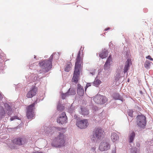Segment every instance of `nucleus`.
I'll use <instances>...</instances> for the list:
<instances>
[{
	"label": "nucleus",
	"mask_w": 153,
	"mask_h": 153,
	"mask_svg": "<svg viewBox=\"0 0 153 153\" xmlns=\"http://www.w3.org/2000/svg\"><path fill=\"white\" fill-rule=\"evenodd\" d=\"M59 55V53H53L50 57L48 60H44L39 63V65L42 69L38 71V70H34V72L31 74L28 77V80L30 82H34L36 80L37 78L41 79L43 77L45 76V74H43L42 76L40 77V76L37 75L40 74H44L48 72L52 67V62L54 55Z\"/></svg>",
	"instance_id": "f257e3e1"
},
{
	"label": "nucleus",
	"mask_w": 153,
	"mask_h": 153,
	"mask_svg": "<svg viewBox=\"0 0 153 153\" xmlns=\"http://www.w3.org/2000/svg\"><path fill=\"white\" fill-rule=\"evenodd\" d=\"M56 129L59 131V134L53 140L51 145L56 148H59L65 143L64 133L65 132L66 130L65 128L59 127H56Z\"/></svg>",
	"instance_id": "f03ea898"
},
{
	"label": "nucleus",
	"mask_w": 153,
	"mask_h": 153,
	"mask_svg": "<svg viewBox=\"0 0 153 153\" xmlns=\"http://www.w3.org/2000/svg\"><path fill=\"white\" fill-rule=\"evenodd\" d=\"M80 51L78 53L76 61L75 64V69L72 78L73 82L76 83H77L80 74V69L81 67L80 63Z\"/></svg>",
	"instance_id": "7ed1b4c3"
},
{
	"label": "nucleus",
	"mask_w": 153,
	"mask_h": 153,
	"mask_svg": "<svg viewBox=\"0 0 153 153\" xmlns=\"http://www.w3.org/2000/svg\"><path fill=\"white\" fill-rule=\"evenodd\" d=\"M137 123L141 129H144L146 125V117L143 115H138L137 117Z\"/></svg>",
	"instance_id": "20e7f679"
},
{
	"label": "nucleus",
	"mask_w": 153,
	"mask_h": 153,
	"mask_svg": "<svg viewBox=\"0 0 153 153\" xmlns=\"http://www.w3.org/2000/svg\"><path fill=\"white\" fill-rule=\"evenodd\" d=\"M104 131L101 128H97L94 131L91 137V140L94 142H97L103 134Z\"/></svg>",
	"instance_id": "39448f33"
},
{
	"label": "nucleus",
	"mask_w": 153,
	"mask_h": 153,
	"mask_svg": "<svg viewBox=\"0 0 153 153\" xmlns=\"http://www.w3.org/2000/svg\"><path fill=\"white\" fill-rule=\"evenodd\" d=\"M36 103V102L35 101L33 103L27 106L26 115L28 119H31L33 117L35 105Z\"/></svg>",
	"instance_id": "423d86ee"
},
{
	"label": "nucleus",
	"mask_w": 153,
	"mask_h": 153,
	"mask_svg": "<svg viewBox=\"0 0 153 153\" xmlns=\"http://www.w3.org/2000/svg\"><path fill=\"white\" fill-rule=\"evenodd\" d=\"M93 100L97 104H103L106 102L108 99L104 96L97 94L94 97Z\"/></svg>",
	"instance_id": "0eeeda50"
},
{
	"label": "nucleus",
	"mask_w": 153,
	"mask_h": 153,
	"mask_svg": "<svg viewBox=\"0 0 153 153\" xmlns=\"http://www.w3.org/2000/svg\"><path fill=\"white\" fill-rule=\"evenodd\" d=\"M112 61L111 56L110 55L107 59L104 65V74L106 75H108L110 73V65L111 62Z\"/></svg>",
	"instance_id": "6e6552de"
},
{
	"label": "nucleus",
	"mask_w": 153,
	"mask_h": 153,
	"mask_svg": "<svg viewBox=\"0 0 153 153\" xmlns=\"http://www.w3.org/2000/svg\"><path fill=\"white\" fill-rule=\"evenodd\" d=\"M76 124L77 126L80 129L85 128L88 125V120L85 119L82 120L77 119Z\"/></svg>",
	"instance_id": "1a4fd4ad"
},
{
	"label": "nucleus",
	"mask_w": 153,
	"mask_h": 153,
	"mask_svg": "<svg viewBox=\"0 0 153 153\" xmlns=\"http://www.w3.org/2000/svg\"><path fill=\"white\" fill-rule=\"evenodd\" d=\"M13 143L19 145H22L27 143V139L24 137L16 138L12 141Z\"/></svg>",
	"instance_id": "9d476101"
},
{
	"label": "nucleus",
	"mask_w": 153,
	"mask_h": 153,
	"mask_svg": "<svg viewBox=\"0 0 153 153\" xmlns=\"http://www.w3.org/2000/svg\"><path fill=\"white\" fill-rule=\"evenodd\" d=\"M67 118L66 116L65 113L63 112L58 118L57 119V122L59 124H63L66 123L67 122Z\"/></svg>",
	"instance_id": "9b49d317"
},
{
	"label": "nucleus",
	"mask_w": 153,
	"mask_h": 153,
	"mask_svg": "<svg viewBox=\"0 0 153 153\" xmlns=\"http://www.w3.org/2000/svg\"><path fill=\"white\" fill-rule=\"evenodd\" d=\"M110 148V145L109 143L106 142H101L99 146V149L103 151L105 150H107Z\"/></svg>",
	"instance_id": "f8f14e48"
},
{
	"label": "nucleus",
	"mask_w": 153,
	"mask_h": 153,
	"mask_svg": "<svg viewBox=\"0 0 153 153\" xmlns=\"http://www.w3.org/2000/svg\"><path fill=\"white\" fill-rule=\"evenodd\" d=\"M37 88L35 86H32L27 93L26 96L27 98H31L35 96L36 93Z\"/></svg>",
	"instance_id": "ddd939ff"
},
{
	"label": "nucleus",
	"mask_w": 153,
	"mask_h": 153,
	"mask_svg": "<svg viewBox=\"0 0 153 153\" xmlns=\"http://www.w3.org/2000/svg\"><path fill=\"white\" fill-rule=\"evenodd\" d=\"M4 106L6 109L7 114L9 116H11L13 113L12 107L8 103H5Z\"/></svg>",
	"instance_id": "4468645a"
},
{
	"label": "nucleus",
	"mask_w": 153,
	"mask_h": 153,
	"mask_svg": "<svg viewBox=\"0 0 153 153\" xmlns=\"http://www.w3.org/2000/svg\"><path fill=\"white\" fill-rule=\"evenodd\" d=\"M131 64V61L130 59H128L125 63V65L123 70V72L125 74L127 73V71L129 69L130 65ZM127 73L126 74L127 75Z\"/></svg>",
	"instance_id": "2eb2a0df"
},
{
	"label": "nucleus",
	"mask_w": 153,
	"mask_h": 153,
	"mask_svg": "<svg viewBox=\"0 0 153 153\" xmlns=\"http://www.w3.org/2000/svg\"><path fill=\"white\" fill-rule=\"evenodd\" d=\"M77 93L80 96H82L84 94V89L82 86L79 84H78L77 85Z\"/></svg>",
	"instance_id": "dca6fc26"
},
{
	"label": "nucleus",
	"mask_w": 153,
	"mask_h": 153,
	"mask_svg": "<svg viewBox=\"0 0 153 153\" xmlns=\"http://www.w3.org/2000/svg\"><path fill=\"white\" fill-rule=\"evenodd\" d=\"M135 136V133L134 131L129 133L128 137L129 138V141L130 143H133Z\"/></svg>",
	"instance_id": "f3484780"
},
{
	"label": "nucleus",
	"mask_w": 153,
	"mask_h": 153,
	"mask_svg": "<svg viewBox=\"0 0 153 153\" xmlns=\"http://www.w3.org/2000/svg\"><path fill=\"white\" fill-rule=\"evenodd\" d=\"M108 55V51L104 49L99 54L100 57L102 59H104L107 57Z\"/></svg>",
	"instance_id": "a211bd4d"
},
{
	"label": "nucleus",
	"mask_w": 153,
	"mask_h": 153,
	"mask_svg": "<svg viewBox=\"0 0 153 153\" xmlns=\"http://www.w3.org/2000/svg\"><path fill=\"white\" fill-rule=\"evenodd\" d=\"M111 138L113 142H115L119 138V137L116 133L113 132L111 133Z\"/></svg>",
	"instance_id": "6ab92c4d"
},
{
	"label": "nucleus",
	"mask_w": 153,
	"mask_h": 153,
	"mask_svg": "<svg viewBox=\"0 0 153 153\" xmlns=\"http://www.w3.org/2000/svg\"><path fill=\"white\" fill-rule=\"evenodd\" d=\"M6 112L3 107L0 106V118L1 119L4 118Z\"/></svg>",
	"instance_id": "aec40b11"
},
{
	"label": "nucleus",
	"mask_w": 153,
	"mask_h": 153,
	"mask_svg": "<svg viewBox=\"0 0 153 153\" xmlns=\"http://www.w3.org/2000/svg\"><path fill=\"white\" fill-rule=\"evenodd\" d=\"M81 111L80 113L82 115L86 116L88 114V111L86 108L84 107H81Z\"/></svg>",
	"instance_id": "412c9836"
},
{
	"label": "nucleus",
	"mask_w": 153,
	"mask_h": 153,
	"mask_svg": "<svg viewBox=\"0 0 153 153\" xmlns=\"http://www.w3.org/2000/svg\"><path fill=\"white\" fill-rule=\"evenodd\" d=\"M50 128L46 126H43L41 129V132L47 134L50 133Z\"/></svg>",
	"instance_id": "4be33fe9"
},
{
	"label": "nucleus",
	"mask_w": 153,
	"mask_h": 153,
	"mask_svg": "<svg viewBox=\"0 0 153 153\" xmlns=\"http://www.w3.org/2000/svg\"><path fill=\"white\" fill-rule=\"evenodd\" d=\"M113 98L115 100H119L123 101V98L119 94L114 93L113 94Z\"/></svg>",
	"instance_id": "5701e85b"
},
{
	"label": "nucleus",
	"mask_w": 153,
	"mask_h": 153,
	"mask_svg": "<svg viewBox=\"0 0 153 153\" xmlns=\"http://www.w3.org/2000/svg\"><path fill=\"white\" fill-rule=\"evenodd\" d=\"M101 83V82L99 79L96 78L92 84L93 85L97 87Z\"/></svg>",
	"instance_id": "b1692460"
},
{
	"label": "nucleus",
	"mask_w": 153,
	"mask_h": 153,
	"mask_svg": "<svg viewBox=\"0 0 153 153\" xmlns=\"http://www.w3.org/2000/svg\"><path fill=\"white\" fill-rule=\"evenodd\" d=\"M71 64L70 62H68L67 63V65L65 69V71L67 72L69 71L71 68Z\"/></svg>",
	"instance_id": "393cba45"
},
{
	"label": "nucleus",
	"mask_w": 153,
	"mask_h": 153,
	"mask_svg": "<svg viewBox=\"0 0 153 153\" xmlns=\"http://www.w3.org/2000/svg\"><path fill=\"white\" fill-rule=\"evenodd\" d=\"M68 93V95H74L76 94L75 90L73 88H70L68 91H67Z\"/></svg>",
	"instance_id": "a878e982"
},
{
	"label": "nucleus",
	"mask_w": 153,
	"mask_h": 153,
	"mask_svg": "<svg viewBox=\"0 0 153 153\" xmlns=\"http://www.w3.org/2000/svg\"><path fill=\"white\" fill-rule=\"evenodd\" d=\"M120 72H116V74L115 76V80L116 82L118 81L121 78L122 76H121L120 75Z\"/></svg>",
	"instance_id": "bb28decb"
},
{
	"label": "nucleus",
	"mask_w": 153,
	"mask_h": 153,
	"mask_svg": "<svg viewBox=\"0 0 153 153\" xmlns=\"http://www.w3.org/2000/svg\"><path fill=\"white\" fill-rule=\"evenodd\" d=\"M75 108L73 106V104H72L70 108L68 109V111L71 114H73V112H74Z\"/></svg>",
	"instance_id": "cd10ccee"
},
{
	"label": "nucleus",
	"mask_w": 153,
	"mask_h": 153,
	"mask_svg": "<svg viewBox=\"0 0 153 153\" xmlns=\"http://www.w3.org/2000/svg\"><path fill=\"white\" fill-rule=\"evenodd\" d=\"M150 62L148 61H146L145 62L144 64V67L146 69L149 68H150Z\"/></svg>",
	"instance_id": "c85d7f7f"
},
{
	"label": "nucleus",
	"mask_w": 153,
	"mask_h": 153,
	"mask_svg": "<svg viewBox=\"0 0 153 153\" xmlns=\"http://www.w3.org/2000/svg\"><path fill=\"white\" fill-rule=\"evenodd\" d=\"M65 108L64 106L60 104H58L57 106V109L58 111H62Z\"/></svg>",
	"instance_id": "c756f323"
},
{
	"label": "nucleus",
	"mask_w": 153,
	"mask_h": 153,
	"mask_svg": "<svg viewBox=\"0 0 153 153\" xmlns=\"http://www.w3.org/2000/svg\"><path fill=\"white\" fill-rule=\"evenodd\" d=\"M133 111L131 110H129L128 111V116L131 117H132L133 116Z\"/></svg>",
	"instance_id": "7c9ffc66"
},
{
	"label": "nucleus",
	"mask_w": 153,
	"mask_h": 153,
	"mask_svg": "<svg viewBox=\"0 0 153 153\" xmlns=\"http://www.w3.org/2000/svg\"><path fill=\"white\" fill-rule=\"evenodd\" d=\"M68 93H67L66 92V93H65V94H62V99H64L65 98V97L68 96Z\"/></svg>",
	"instance_id": "2f4dec72"
},
{
	"label": "nucleus",
	"mask_w": 153,
	"mask_h": 153,
	"mask_svg": "<svg viewBox=\"0 0 153 153\" xmlns=\"http://www.w3.org/2000/svg\"><path fill=\"white\" fill-rule=\"evenodd\" d=\"M19 117L16 116H14L13 117H11V118H10V120L11 121H13L15 119H19Z\"/></svg>",
	"instance_id": "473e14b6"
},
{
	"label": "nucleus",
	"mask_w": 153,
	"mask_h": 153,
	"mask_svg": "<svg viewBox=\"0 0 153 153\" xmlns=\"http://www.w3.org/2000/svg\"><path fill=\"white\" fill-rule=\"evenodd\" d=\"M91 83H88L86 84L85 87H86V88H88V87L90 86L91 85ZM86 88H85V90H86Z\"/></svg>",
	"instance_id": "72a5a7b5"
},
{
	"label": "nucleus",
	"mask_w": 153,
	"mask_h": 153,
	"mask_svg": "<svg viewBox=\"0 0 153 153\" xmlns=\"http://www.w3.org/2000/svg\"><path fill=\"white\" fill-rule=\"evenodd\" d=\"M96 148L95 147H92L91 149V151L93 152H94V151H95Z\"/></svg>",
	"instance_id": "f704fd0d"
},
{
	"label": "nucleus",
	"mask_w": 153,
	"mask_h": 153,
	"mask_svg": "<svg viewBox=\"0 0 153 153\" xmlns=\"http://www.w3.org/2000/svg\"><path fill=\"white\" fill-rule=\"evenodd\" d=\"M146 58L148 59H149L151 61H153V59L151 58V56H148L146 57Z\"/></svg>",
	"instance_id": "c9c22d12"
},
{
	"label": "nucleus",
	"mask_w": 153,
	"mask_h": 153,
	"mask_svg": "<svg viewBox=\"0 0 153 153\" xmlns=\"http://www.w3.org/2000/svg\"><path fill=\"white\" fill-rule=\"evenodd\" d=\"M136 146L137 147H139L140 146V144L138 143H136Z\"/></svg>",
	"instance_id": "e433bc0d"
},
{
	"label": "nucleus",
	"mask_w": 153,
	"mask_h": 153,
	"mask_svg": "<svg viewBox=\"0 0 153 153\" xmlns=\"http://www.w3.org/2000/svg\"><path fill=\"white\" fill-rule=\"evenodd\" d=\"M3 98V96L0 93V99H1Z\"/></svg>",
	"instance_id": "4c0bfd02"
},
{
	"label": "nucleus",
	"mask_w": 153,
	"mask_h": 153,
	"mask_svg": "<svg viewBox=\"0 0 153 153\" xmlns=\"http://www.w3.org/2000/svg\"><path fill=\"white\" fill-rule=\"evenodd\" d=\"M111 153H116V152L115 149H114L113 150H112V151Z\"/></svg>",
	"instance_id": "58836bf2"
},
{
	"label": "nucleus",
	"mask_w": 153,
	"mask_h": 153,
	"mask_svg": "<svg viewBox=\"0 0 153 153\" xmlns=\"http://www.w3.org/2000/svg\"><path fill=\"white\" fill-rule=\"evenodd\" d=\"M90 74H92V75H94V74H95V72H93L92 73L90 72Z\"/></svg>",
	"instance_id": "ea45409f"
},
{
	"label": "nucleus",
	"mask_w": 153,
	"mask_h": 153,
	"mask_svg": "<svg viewBox=\"0 0 153 153\" xmlns=\"http://www.w3.org/2000/svg\"><path fill=\"white\" fill-rule=\"evenodd\" d=\"M110 29V27H108V28H107L106 29H105V30L107 31V30H109Z\"/></svg>",
	"instance_id": "a19ab883"
},
{
	"label": "nucleus",
	"mask_w": 153,
	"mask_h": 153,
	"mask_svg": "<svg viewBox=\"0 0 153 153\" xmlns=\"http://www.w3.org/2000/svg\"><path fill=\"white\" fill-rule=\"evenodd\" d=\"M110 29V27H108V28H107L106 29H105V30L107 31V30H109Z\"/></svg>",
	"instance_id": "79ce46f5"
},
{
	"label": "nucleus",
	"mask_w": 153,
	"mask_h": 153,
	"mask_svg": "<svg viewBox=\"0 0 153 153\" xmlns=\"http://www.w3.org/2000/svg\"><path fill=\"white\" fill-rule=\"evenodd\" d=\"M32 66L30 65V69H32Z\"/></svg>",
	"instance_id": "37998d69"
},
{
	"label": "nucleus",
	"mask_w": 153,
	"mask_h": 153,
	"mask_svg": "<svg viewBox=\"0 0 153 153\" xmlns=\"http://www.w3.org/2000/svg\"><path fill=\"white\" fill-rule=\"evenodd\" d=\"M48 57V56L47 55V56H45V58H47V57Z\"/></svg>",
	"instance_id": "c03bdc74"
},
{
	"label": "nucleus",
	"mask_w": 153,
	"mask_h": 153,
	"mask_svg": "<svg viewBox=\"0 0 153 153\" xmlns=\"http://www.w3.org/2000/svg\"><path fill=\"white\" fill-rule=\"evenodd\" d=\"M151 151L150 150V151H149L148 152V153H151Z\"/></svg>",
	"instance_id": "a18cd8bd"
},
{
	"label": "nucleus",
	"mask_w": 153,
	"mask_h": 153,
	"mask_svg": "<svg viewBox=\"0 0 153 153\" xmlns=\"http://www.w3.org/2000/svg\"><path fill=\"white\" fill-rule=\"evenodd\" d=\"M33 65V66H35L36 65V64L35 63H34Z\"/></svg>",
	"instance_id": "49530a36"
},
{
	"label": "nucleus",
	"mask_w": 153,
	"mask_h": 153,
	"mask_svg": "<svg viewBox=\"0 0 153 153\" xmlns=\"http://www.w3.org/2000/svg\"><path fill=\"white\" fill-rule=\"evenodd\" d=\"M129 79H128V82H129Z\"/></svg>",
	"instance_id": "de8ad7c7"
},
{
	"label": "nucleus",
	"mask_w": 153,
	"mask_h": 153,
	"mask_svg": "<svg viewBox=\"0 0 153 153\" xmlns=\"http://www.w3.org/2000/svg\"><path fill=\"white\" fill-rule=\"evenodd\" d=\"M36 56H35V55H34V58H35H35H36Z\"/></svg>",
	"instance_id": "09e8293b"
},
{
	"label": "nucleus",
	"mask_w": 153,
	"mask_h": 153,
	"mask_svg": "<svg viewBox=\"0 0 153 153\" xmlns=\"http://www.w3.org/2000/svg\"><path fill=\"white\" fill-rule=\"evenodd\" d=\"M133 150V149H131V152H132V151Z\"/></svg>",
	"instance_id": "8fccbe9b"
},
{
	"label": "nucleus",
	"mask_w": 153,
	"mask_h": 153,
	"mask_svg": "<svg viewBox=\"0 0 153 153\" xmlns=\"http://www.w3.org/2000/svg\"><path fill=\"white\" fill-rule=\"evenodd\" d=\"M134 153H136V151H135V152Z\"/></svg>",
	"instance_id": "3c124183"
},
{
	"label": "nucleus",
	"mask_w": 153,
	"mask_h": 153,
	"mask_svg": "<svg viewBox=\"0 0 153 153\" xmlns=\"http://www.w3.org/2000/svg\"><path fill=\"white\" fill-rule=\"evenodd\" d=\"M111 43H110V44H109V45H111Z\"/></svg>",
	"instance_id": "603ef678"
},
{
	"label": "nucleus",
	"mask_w": 153,
	"mask_h": 153,
	"mask_svg": "<svg viewBox=\"0 0 153 153\" xmlns=\"http://www.w3.org/2000/svg\"><path fill=\"white\" fill-rule=\"evenodd\" d=\"M101 113L100 114H100H101Z\"/></svg>",
	"instance_id": "864d4df0"
},
{
	"label": "nucleus",
	"mask_w": 153,
	"mask_h": 153,
	"mask_svg": "<svg viewBox=\"0 0 153 153\" xmlns=\"http://www.w3.org/2000/svg\"><path fill=\"white\" fill-rule=\"evenodd\" d=\"M76 117H77V116H76ZM75 118H76V117H75Z\"/></svg>",
	"instance_id": "5fc2aeb1"
}]
</instances>
